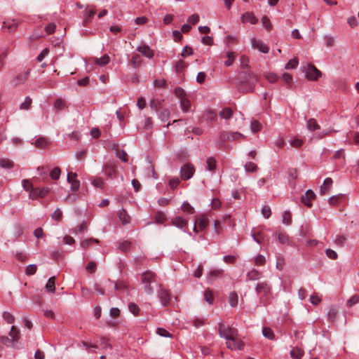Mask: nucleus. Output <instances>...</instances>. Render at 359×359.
Returning a JSON list of instances; mask_svg holds the SVG:
<instances>
[{
	"instance_id": "obj_1",
	"label": "nucleus",
	"mask_w": 359,
	"mask_h": 359,
	"mask_svg": "<svg viewBox=\"0 0 359 359\" xmlns=\"http://www.w3.org/2000/svg\"><path fill=\"white\" fill-rule=\"evenodd\" d=\"M158 277L151 271H144L142 274L141 283L143 285L144 290L147 294H154L155 288L161 287L158 283Z\"/></svg>"
},
{
	"instance_id": "obj_2",
	"label": "nucleus",
	"mask_w": 359,
	"mask_h": 359,
	"mask_svg": "<svg viewBox=\"0 0 359 359\" xmlns=\"http://www.w3.org/2000/svg\"><path fill=\"white\" fill-rule=\"evenodd\" d=\"M257 294H262L260 297V303L264 306L269 304L267 297L271 294V288L266 282H261L257 284L255 287Z\"/></svg>"
},
{
	"instance_id": "obj_3",
	"label": "nucleus",
	"mask_w": 359,
	"mask_h": 359,
	"mask_svg": "<svg viewBox=\"0 0 359 359\" xmlns=\"http://www.w3.org/2000/svg\"><path fill=\"white\" fill-rule=\"evenodd\" d=\"M218 333L222 338L226 341L238 337V330L231 327H226L222 323L218 324Z\"/></svg>"
},
{
	"instance_id": "obj_4",
	"label": "nucleus",
	"mask_w": 359,
	"mask_h": 359,
	"mask_svg": "<svg viewBox=\"0 0 359 359\" xmlns=\"http://www.w3.org/2000/svg\"><path fill=\"white\" fill-rule=\"evenodd\" d=\"M241 138H245V136L238 132L222 131L219 133L220 144L226 142L238 140Z\"/></svg>"
},
{
	"instance_id": "obj_5",
	"label": "nucleus",
	"mask_w": 359,
	"mask_h": 359,
	"mask_svg": "<svg viewBox=\"0 0 359 359\" xmlns=\"http://www.w3.org/2000/svg\"><path fill=\"white\" fill-rule=\"evenodd\" d=\"M30 72L31 69H28L24 72L18 73L13 78L11 81L12 84L15 86H18L25 83L29 77Z\"/></svg>"
},
{
	"instance_id": "obj_6",
	"label": "nucleus",
	"mask_w": 359,
	"mask_h": 359,
	"mask_svg": "<svg viewBox=\"0 0 359 359\" xmlns=\"http://www.w3.org/2000/svg\"><path fill=\"white\" fill-rule=\"evenodd\" d=\"M194 172V165L191 163H186L180 169V177L183 180H188L193 177Z\"/></svg>"
},
{
	"instance_id": "obj_7",
	"label": "nucleus",
	"mask_w": 359,
	"mask_h": 359,
	"mask_svg": "<svg viewBox=\"0 0 359 359\" xmlns=\"http://www.w3.org/2000/svg\"><path fill=\"white\" fill-rule=\"evenodd\" d=\"M306 77L309 80L316 81L321 76V72L315 66L308 65L305 67Z\"/></svg>"
},
{
	"instance_id": "obj_8",
	"label": "nucleus",
	"mask_w": 359,
	"mask_h": 359,
	"mask_svg": "<svg viewBox=\"0 0 359 359\" xmlns=\"http://www.w3.org/2000/svg\"><path fill=\"white\" fill-rule=\"evenodd\" d=\"M158 287V297L163 306H167L170 302V294L168 290L163 288L161 285Z\"/></svg>"
},
{
	"instance_id": "obj_9",
	"label": "nucleus",
	"mask_w": 359,
	"mask_h": 359,
	"mask_svg": "<svg viewBox=\"0 0 359 359\" xmlns=\"http://www.w3.org/2000/svg\"><path fill=\"white\" fill-rule=\"evenodd\" d=\"M258 79L257 75L252 72H249L247 76L243 79L242 83L249 86L248 90L252 91L254 89V86Z\"/></svg>"
},
{
	"instance_id": "obj_10",
	"label": "nucleus",
	"mask_w": 359,
	"mask_h": 359,
	"mask_svg": "<svg viewBox=\"0 0 359 359\" xmlns=\"http://www.w3.org/2000/svg\"><path fill=\"white\" fill-rule=\"evenodd\" d=\"M49 192V189L47 187H43L41 189L39 188H34L29 192V198L34 200L37 198H43L45 197Z\"/></svg>"
},
{
	"instance_id": "obj_11",
	"label": "nucleus",
	"mask_w": 359,
	"mask_h": 359,
	"mask_svg": "<svg viewBox=\"0 0 359 359\" xmlns=\"http://www.w3.org/2000/svg\"><path fill=\"white\" fill-rule=\"evenodd\" d=\"M226 346L232 351L243 350L244 343L238 337L226 341Z\"/></svg>"
},
{
	"instance_id": "obj_12",
	"label": "nucleus",
	"mask_w": 359,
	"mask_h": 359,
	"mask_svg": "<svg viewBox=\"0 0 359 359\" xmlns=\"http://www.w3.org/2000/svg\"><path fill=\"white\" fill-rule=\"evenodd\" d=\"M76 178L77 174L76 172H68L67 182L71 184V190L73 191H77L80 187V182Z\"/></svg>"
},
{
	"instance_id": "obj_13",
	"label": "nucleus",
	"mask_w": 359,
	"mask_h": 359,
	"mask_svg": "<svg viewBox=\"0 0 359 359\" xmlns=\"http://www.w3.org/2000/svg\"><path fill=\"white\" fill-rule=\"evenodd\" d=\"M21 22L22 20L20 19L8 18L3 21V25L4 27L7 28V29H8L10 32H13Z\"/></svg>"
},
{
	"instance_id": "obj_14",
	"label": "nucleus",
	"mask_w": 359,
	"mask_h": 359,
	"mask_svg": "<svg viewBox=\"0 0 359 359\" xmlns=\"http://www.w3.org/2000/svg\"><path fill=\"white\" fill-rule=\"evenodd\" d=\"M251 44L253 48L258 49L261 53H267L269 52V47L261 40L252 38Z\"/></svg>"
},
{
	"instance_id": "obj_15",
	"label": "nucleus",
	"mask_w": 359,
	"mask_h": 359,
	"mask_svg": "<svg viewBox=\"0 0 359 359\" xmlns=\"http://www.w3.org/2000/svg\"><path fill=\"white\" fill-rule=\"evenodd\" d=\"M316 195L314 192L309 189L306 191L304 196L301 198V201L308 208H311L312 206V200L314 199Z\"/></svg>"
},
{
	"instance_id": "obj_16",
	"label": "nucleus",
	"mask_w": 359,
	"mask_h": 359,
	"mask_svg": "<svg viewBox=\"0 0 359 359\" xmlns=\"http://www.w3.org/2000/svg\"><path fill=\"white\" fill-rule=\"evenodd\" d=\"M137 50L140 52L143 56L149 59L152 58L154 55L153 50H151L147 45L138 46L137 48Z\"/></svg>"
},
{
	"instance_id": "obj_17",
	"label": "nucleus",
	"mask_w": 359,
	"mask_h": 359,
	"mask_svg": "<svg viewBox=\"0 0 359 359\" xmlns=\"http://www.w3.org/2000/svg\"><path fill=\"white\" fill-rule=\"evenodd\" d=\"M224 273L223 269H212L209 273L207 275L208 282L212 283L213 282L216 278L221 276Z\"/></svg>"
},
{
	"instance_id": "obj_18",
	"label": "nucleus",
	"mask_w": 359,
	"mask_h": 359,
	"mask_svg": "<svg viewBox=\"0 0 359 359\" xmlns=\"http://www.w3.org/2000/svg\"><path fill=\"white\" fill-rule=\"evenodd\" d=\"M241 20L243 23L250 22L255 25L257 22L258 20L252 13L246 12L242 15Z\"/></svg>"
},
{
	"instance_id": "obj_19",
	"label": "nucleus",
	"mask_w": 359,
	"mask_h": 359,
	"mask_svg": "<svg viewBox=\"0 0 359 359\" xmlns=\"http://www.w3.org/2000/svg\"><path fill=\"white\" fill-rule=\"evenodd\" d=\"M333 183L332 179L327 177L325 179L323 186L320 188V193L321 195H325L329 192L330 187Z\"/></svg>"
},
{
	"instance_id": "obj_20",
	"label": "nucleus",
	"mask_w": 359,
	"mask_h": 359,
	"mask_svg": "<svg viewBox=\"0 0 359 359\" xmlns=\"http://www.w3.org/2000/svg\"><path fill=\"white\" fill-rule=\"evenodd\" d=\"M172 225L179 229H184L188 224V220L182 217H175L172 219Z\"/></svg>"
},
{
	"instance_id": "obj_21",
	"label": "nucleus",
	"mask_w": 359,
	"mask_h": 359,
	"mask_svg": "<svg viewBox=\"0 0 359 359\" xmlns=\"http://www.w3.org/2000/svg\"><path fill=\"white\" fill-rule=\"evenodd\" d=\"M276 236L279 243L282 244L290 243L289 236L284 231L278 230L276 232Z\"/></svg>"
},
{
	"instance_id": "obj_22",
	"label": "nucleus",
	"mask_w": 359,
	"mask_h": 359,
	"mask_svg": "<svg viewBox=\"0 0 359 359\" xmlns=\"http://www.w3.org/2000/svg\"><path fill=\"white\" fill-rule=\"evenodd\" d=\"M48 140L44 137H39L32 143L36 147L39 149H45L48 145Z\"/></svg>"
},
{
	"instance_id": "obj_23",
	"label": "nucleus",
	"mask_w": 359,
	"mask_h": 359,
	"mask_svg": "<svg viewBox=\"0 0 359 359\" xmlns=\"http://www.w3.org/2000/svg\"><path fill=\"white\" fill-rule=\"evenodd\" d=\"M261 277H262V273L255 269H252L251 271H248L247 273V280H259Z\"/></svg>"
},
{
	"instance_id": "obj_24",
	"label": "nucleus",
	"mask_w": 359,
	"mask_h": 359,
	"mask_svg": "<svg viewBox=\"0 0 359 359\" xmlns=\"http://www.w3.org/2000/svg\"><path fill=\"white\" fill-rule=\"evenodd\" d=\"M180 107L183 112L187 113L191 111V100L189 97L180 100Z\"/></svg>"
},
{
	"instance_id": "obj_25",
	"label": "nucleus",
	"mask_w": 359,
	"mask_h": 359,
	"mask_svg": "<svg viewBox=\"0 0 359 359\" xmlns=\"http://www.w3.org/2000/svg\"><path fill=\"white\" fill-rule=\"evenodd\" d=\"M118 217L123 225L128 224L130 222V217L124 209L118 211Z\"/></svg>"
},
{
	"instance_id": "obj_26",
	"label": "nucleus",
	"mask_w": 359,
	"mask_h": 359,
	"mask_svg": "<svg viewBox=\"0 0 359 359\" xmlns=\"http://www.w3.org/2000/svg\"><path fill=\"white\" fill-rule=\"evenodd\" d=\"M196 222V224L200 230H204L208 225V219L206 215H202L198 221Z\"/></svg>"
},
{
	"instance_id": "obj_27",
	"label": "nucleus",
	"mask_w": 359,
	"mask_h": 359,
	"mask_svg": "<svg viewBox=\"0 0 359 359\" xmlns=\"http://www.w3.org/2000/svg\"><path fill=\"white\" fill-rule=\"evenodd\" d=\"M0 166L4 169H11L14 166V163L9 158H0Z\"/></svg>"
},
{
	"instance_id": "obj_28",
	"label": "nucleus",
	"mask_w": 359,
	"mask_h": 359,
	"mask_svg": "<svg viewBox=\"0 0 359 359\" xmlns=\"http://www.w3.org/2000/svg\"><path fill=\"white\" fill-rule=\"evenodd\" d=\"M206 170L211 172H215L217 168L216 160L213 157H210L206 161Z\"/></svg>"
},
{
	"instance_id": "obj_29",
	"label": "nucleus",
	"mask_w": 359,
	"mask_h": 359,
	"mask_svg": "<svg viewBox=\"0 0 359 359\" xmlns=\"http://www.w3.org/2000/svg\"><path fill=\"white\" fill-rule=\"evenodd\" d=\"M130 63L134 68H138L142 63V58L140 55L138 54L133 55L130 60Z\"/></svg>"
},
{
	"instance_id": "obj_30",
	"label": "nucleus",
	"mask_w": 359,
	"mask_h": 359,
	"mask_svg": "<svg viewBox=\"0 0 359 359\" xmlns=\"http://www.w3.org/2000/svg\"><path fill=\"white\" fill-rule=\"evenodd\" d=\"M306 127L309 130L314 131L320 129V126L314 118H309L306 122Z\"/></svg>"
},
{
	"instance_id": "obj_31",
	"label": "nucleus",
	"mask_w": 359,
	"mask_h": 359,
	"mask_svg": "<svg viewBox=\"0 0 359 359\" xmlns=\"http://www.w3.org/2000/svg\"><path fill=\"white\" fill-rule=\"evenodd\" d=\"M95 243H99V241L96 238H90L83 240L81 242V245L83 248L86 249L89 248L90 245Z\"/></svg>"
},
{
	"instance_id": "obj_32",
	"label": "nucleus",
	"mask_w": 359,
	"mask_h": 359,
	"mask_svg": "<svg viewBox=\"0 0 359 359\" xmlns=\"http://www.w3.org/2000/svg\"><path fill=\"white\" fill-rule=\"evenodd\" d=\"M219 116L224 119H229L233 115V111L229 107L223 109L219 114Z\"/></svg>"
},
{
	"instance_id": "obj_33",
	"label": "nucleus",
	"mask_w": 359,
	"mask_h": 359,
	"mask_svg": "<svg viewBox=\"0 0 359 359\" xmlns=\"http://www.w3.org/2000/svg\"><path fill=\"white\" fill-rule=\"evenodd\" d=\"M102 171L109 177H114L116 175V169L111 165H105Z\"/></svg>"
},
{
	"instance_id": "obj_34",
	"label": "nucleus",
	"mask_w": 359,
	"mask_h": 359,
	"mask_svg": "<svg viewBox=\"0 0 359 359\" xmlns=\"http://www.w3.org/2000/svg\"><path fill=\"white\" fill-rule=\"evenodd\" d=\"M303 355H304V351L298 347H295V348H292L290 351L291 357L294 359H300V358H302Z\"/></svg>"
},
{
	"instance_id": "obj_35",
	"label": "nucleus",
	"mask_w": 359,
	"mask_h": 359,
	"mask_svg": "<svg viewBox=\"0 0 359 359\" xmlns=\"http://www.w3.org/2000/svg\"><path fill=\"white\" fill-rule=\"evenodd\" d=\"M236 56V53L235 52H228L226 53L227 60L224 62V65L226 67L231 66L233 63Z\"/></svg>"
},
{
	"instance_id": "obj_36",
	"label": "nucleus",
	"mask_w": 359,
	"mask_h": 359,
	"mask_svg": "<svg viewBox=\"0 0 359 359\" xmlns=\"http://www.w3.org/2000/svg\"><path fill=\"white\" fill-rule=\"evenodd\" d=\"M91 184L93 187L99 188L100 189H103L104 187V181L102 177L94 178L92 180Z\"/></svg>"
},
{
	"instance_id": "obj_37",
	"label": "nucleus",
	"mask_w": 359,
	"mask_h": 359,
	"mask_svg": "<svg viewBox=\"0 0 359 359\" xmlns=\"http://www.w3.org/2000/svg\"><path fill=\"white\" fill-rule=\"evenodd\" d=\"M229 302L231 306L234 307L236 306L238 302V294L235 292H232L230 293L229 297Z\"/></svg>"
},
{
	"instance_id": "obj_38",
	"label": "nucleus",
	"mask_w": 359,
	"mask_h": 359,
	"mask_svg": "<svg viewBox=\"0 0 359 359\" xmlns=\"http://www.w3.org/2000/svg\"><path fill=\"white\" fill-rule=\"evenodd\" d=\"M182 210L187 214L191 215L195 212L194 207H192L188 202L185 201L182 205Z\"/></svg>"
},
{
	"instance_id": "obj_39",
	"label": "nucleus",
	"mask_w": 359,
	"mask_h": 359,
	"mask_svg": "<svg viewBox=\"0 0 359 359\" xmlns=\"http://www.w3.org/2000/svg\"><path fill=\"white\" fill-rule=\"evenodd\" d=\"M299 64V61L297 58L294 57L291 60H290L285 65V69H295Z\"/></svg>"
},
{
	"instance_id": "obj_40",
	"label": "nucleus",
	"mask_w": 359,
	"mask_h": 359,
	"mask_svg": "<svg viewBox=\"0 0 359 359\" xmlns=\"http://www.w3.org/2000/svg\"><path fill=\"white\" fill-rule=\"evenodd\" d=\"M55 278L54 276L50 277L46 285V289L47 291L50 292H54L55 290Z\"/></svg>"
},
{
	"instance_id": "obj_41",
	"label": "nucleus",
	"mask_w": 359,
	"mask_h": 359,
	"mask_svg": "<svg viewBox=\"0 0 359 359\" xmlns=\"http://www.w3.org/2000/svg\"><path fill=\"white\" fill-rule=\"evenodd\" d=\"M97 343L103 349H107V348L112 349V346L103 337H101L99 338Z\"/></svg>"
},
{
	"instance_id": "obj_42",
	"label": "nucleus",
	"mask_w": 359,
	"mask_h": 359,
	"mask_svg": "<svg viewBox=\"0 0 359 359\" xmlns=\"http://www.w3.org/2000/svg\"><path fill=\"white\" fill-rule=\"evenodd\" d=\"M346 241V236L344 235H337L333 241L338 246H343Z\"/></svg>"
},
{
	"instance_id": "obj_43",
	"label": "nucleus",
	"mask_w": 359,
	"mask_h": 359,
	"mask_svg": "<svg viewBox=\"0 0 359 359\" xmlns=\"http://www.w3.org/2000/svg\"><path fill=\"white\" fill-rule=\"evenodd\" d=\"M263 336L269 339H273L275 334L272 330L269 327H264L262 330Z\"/></svg>"
},
{
	"instance_id": "obj_44",
	"label": "nucleus",
	"mask_w": 359,
	"mask_h": 359,
	"mask_svg": "<svg viewBox=\"0 0 359 359\" xmlns=\"http://www.w3.org/2000/svg\"><path fill=\"white\" fill-rule=\"evenodd\" d=\"M282 222L286 225H290L292 223V217L288 211H285L282 215Z\"/></svg>"
},
{
	"instance_id": "obj_45",
	"label": "nucleus",
	"mask_w": 359,
	"mask_h": 359,
	"mask_svg": "<svg viewBox=\"0 0 359 359\" xmlns=\"http://www.w3.org/2000/svg\"><path fill=\"white\" fill-rule=\"evenodd\" d=\"M244 168H245V172H253L257 170V165L255 163H254L251 161H249L245 164Z\"/></svg>"
},
{
	"instance_id": "obj_46",
	"label": "nucleus",
	"mask_w": 359,
	"mask_h": 359,
	"mask_svg": "<svg viewBox=\"0 0 359 359\" xmlns=\"http://www.w3.org/2000/svg\"><path fill=\"white\" fill-rule=\"evenodd\" d=\"M110 61V58L108 55H104L100 58L96 59V64L99 66H104L108 64Z\"/></svg>"
},
{
	"instance_id": "obj_47",
	"label": "nucleus",
	"mask_w": 359,
	"mask_h": 359,
	"mask_svg": "<svg viewBox=\"0 0 359 359\" xmlns=\"http://www.w3.org/2000/svg\"><path fill=\"white\" fill-rule=\"evenodd\" d=\"M9 336L11 337V341H15L18 339L19 331L16 329L15 326H12L11 331L9 332Z\"/></svg>"
},
{
	"instance_id": "obj_48",
	"label": "nucleus",
	"mask_w": 359,
	"mask_h": 359,
	"mask_svg": "<svg viewBox=\"0 0 359 359\" xmlns=\"http://www.w3.org/2000/svg\"><path fill=\"white\" fill-rule=\"evenodd\" d=\"M175 95L180 99V100L188 97L184 90L179 87L175 89Z\"/></svg>"
},
{
	"instance_id": "obj_49",
	"label": "nucleus",
	"mask_w": 359,
	"mask_h": 359,
	"mask_svg": "<svg viewBox=\"0 0 359 359\" xmlns=\"http://www.w3.org/2000/svg\"><path fill=\"white\" fill-rule=\"evenodd\" d=\"M32 102V100L31 99V97L29 96L26 97L25 101L20 104V109L28 110L31 107Z\"/></svg>"
},
{
	"instance_id": "obj_50",
	"label": "nucleus",
	"mask_w": 359,
	"mask_h": 359,
	"mask_svg": "<svg viewBox=\"0 0 359 359\" xmlns=\"http://www.w3.org/2000/svg\"><path fill=\"white\" fill-rule=\"evenodd\" d=\"M251 235H252V237L253 238V240L259 244H261L262 242V240H264V236L261 231H258L257 233L252 232Z\"/></svg>"
},
{
	"instance_id": "obj_51",
	"label": "nucleus",
	"mask_w": 359,
	"mask_h": 359,
	"mask_svg": "<svg viewBox=\"0 0 359 359\" xmlns=\"http://www.w3.org/2000/svg\"><path fill=\"white\" fill-rule=\"evenodd\" d=\"M216 118V114L212 110H208L203 114V118L208 121H214Z\"/></svg>"
},
{
	"instance_id": "obj_52",
	"label": "nucleus",
	"mask_w": 359,
	"mask_h": 359,
	"mask_svg": "<svg viewBox=\"0 0 359 359\" xmlns=\"http://www.w3.org/2000/svg\"><path fill=\"white\" fill-rule=\"evenodd\" d=\"M61 170L58 167H55L50 172V177L55 180L60 178Z\"/></svg>"
},
{
	"instance_id": "obj_53",
	"label": "nucleus",
	"mask_w": 359,
	"mask_h": 359,
	"mask_svg": "<svg viewBox=\"0 0 359 359\" xmlns=\"http://www.w3.org/2000/svg\"><path fill=\"white\" fill-rule=\"evenodd\" d=\"M53 219L60 222L62 218V212L60 208H57L51 215Z\"/></svg>"
},
{
	"instance_id": "obj_54",
	"label": "nucleus",
	"mask_w": 359,
	"mask_h": 359,
	"mask_svg": "<svg viewBox=\"0 0 359 359\" xmlns=\"http://www.w3.org/2000/svg\"><path fill=\"white\" fill-rule=\"evenodd\" d=\"M85 12H86V18L83 20L84 25H86L89 22L90 18H92L95 15V10L93 8H90V9L87 8Z\"/></svg>"
},
{
	"instance_id": "obj_55",
	"label": "nucleus",
	"mask_w": 359,
	"mask_h": 359,
	"mask_svg": "<svg viewBox=\"0 0 359 359\" xmlns=\"http://www.w3.org/2000/svg\"><path fill=\"white\" fill-rule=\"evenodd\" d=\"M128 309L129 311L135 316H137L140 311L139 306L133 302L129 304Z\"/></svg>"
},
{
	"instance_id": "obj_56",
	"label": "nucleus",
	"mask_w": 359,
	"mask_h": 359,
	"mask_svg": "<svg viewBox=\"0 0 359 359\" xmlns=\"http://www.w3.org/2000/svg\"><path fill=\"white\" fill-rule=\"evenodd\" d=\"M65 107V102L61 98L57 99L55 101L54 104H53L54 109H55L57 110H61Z\"/></svg>"
},
{
	"instance_id": "obj_57",
	"label": "nucleus",
	"mask_w": 359,
	"mask_h": 359,
	"mask_svg": "<svg viewBox=\"0 0 359 359\" xmlns=\"http://www.w3.org/2000/svg\"><path fill=\"white\" fill-rule=\"evenodd\" d=\"M130 248L131 243L128 241L121 242L118 246V248L123 252H128V250H130Z\"/></svg>"
},
{
	"instance_id": "obj_58",
	"label": "nucleus",
	"mask_w": 359,
	"mask_h": 359,
	"mask_svg": "<svg viewBox=\"0 0 359 359\" xmlns=\"http://www.w3.org/2000/svg\"><path fill=\"white\" fill-rule=\"evenodd\" d=\"M204 299L209 304L213 302V295L210 289H207L204 292Z\"/></svg>"
},
{
	"instance_id": "obj_59",
	"label": "nucleus",
	"mask_w": 359,
	"mask_h": 359,
	"mask_svg": "<svg viewBox=\"0 0 359 359\" xmlns=\"http://www.w3.org/2000/svg\"><path fill=\"white\" fill-rule=\"evenodd\" d=\"M185 67H186V63L182 60H180L175 64V70L178 73L182 72L184 69Z\"/></svg>"
},
{
	"instance_id": "obj_60",
	"label": "nucleus",
	"mask_w": 359,
	"mask_h": 359,
	"mask_svg": "<svg viewBox=\"0 0 359 359\" xmlns=\"http://www.w3.org/2000/svg\"><path fill=\"white\" fill-rule=\"evenodd\" d=\"M3 318L9 324H12L15 321L14 316L11 313L6 311L3 313Z\"/></svg>"
},
{
	"instance_id": "obj_61",
	"label": "nucleus",
	"mask_w": 359,
	"mask_h": 359,
	"mask_svg": "<svg viewBox=\"0 0 359 359\" xmlns=\"http://www.w3.org/2000/svg\"><path fill=\"white\" fill-rule=\"evenodd\" d=\"M240 62L243 69H247L249 67V58L246 55H242L240 58Z\"/></svg>"
},
{
	"instance_id": "obj_62",
	"label": "nucleus",
	"mask_w": 359,
	"mask_h": 359,
	"mask_svg": "<svg viewBox=\"0 0 359 359\" xmlns=\"http://www.w3.org/2000/svg\"><path fill=\"white\" fill-rule=\"evenodd\" d=\"M359 302V294L351 297L347 302V306L351 307Z\"/></svg>"
},
{
	"instance_id": "obj_63",
	"label": "nucleus",
	"mask_w": 359,
	"mask_h": 359,
	"mask_svg": "<svg viewBox=\"0 0 359 359\" xmlns=\"http://www.w3.org/2000/svg\"><path fill=\"white\" fill-rule=\"evenodd\" d=\"M262 214L264 218H269L271 215L270 207L268 205H264L262 208Z\"/></svg>"
},
{
	"instance_id": "obj_64",
	"label": "nucleus",
	"mask_w": 359,
	"mask_h": 359,
	"mask_svg": "<svg viewBox=\"0 0 359 359\" xmlns=\"http://www.w3.org/2000/svg\"><path fill=\"white\" fill-rule=\"evenodd\" d=\"M37 266L36 264H29L27 266L25 273L28 276L33 275L36 271Z\"/></svg>"
}]
</instances>
